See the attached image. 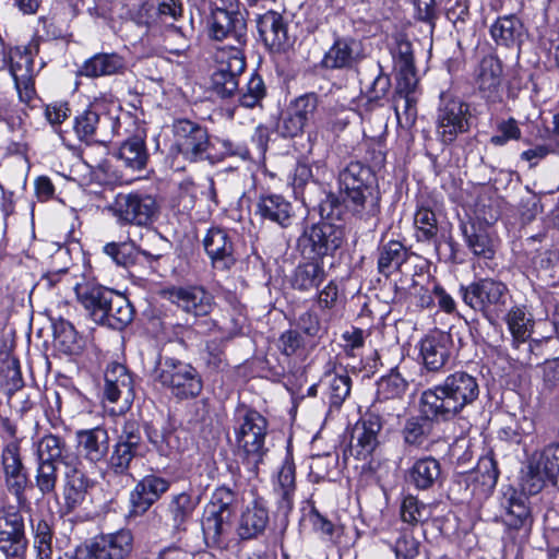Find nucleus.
<instances>
[{"label":"nucleus","instance_id":"obj_28","mask_svg":"<svg viewBox=\"0 0 559 559\" xmlns=\"http://www.w3.org/2000/svg\"><path fill=\"white\" fill-rule=\"evenodd\" d=\"M75 441L79 453L90 463L103 462L109 453V435L104 427L80 429L75 432Z\"/></svg>","mask_w":559,"mask_h":559},{"label":"nucleus","instance_id":"obj_42","mask_svg":"<svg viewBox=\"0 0 559 559\" xmlns=\"http://www.w3.org/2000/svg\"><path fill=\"white\" fill-rule=\"evenodd\" d=\"M117 156L128 168L133 170H141L145 168L148 159V153L144 136L135 134L127 139L120 145Z\"/></svg>","mask_w":559,"mask_h":559},{"label":"nucleus","instance_id":"obj_22","mask_svg":"<svg viewBox=\"0 0 559 559\" xmlns=\"http://www.w3.org/2000/svg\"><path fill=\"white\" fill-rule=\"evenodd\" d=\"M167 294L170 302L194 317L207 316L214 306V297L202 286L174 287Z\"/></svg>","mask_w":559,"mask_h":559},{"label":"nucleus","instance_id":"obj_38","mask_svg":"<svg viewBox=\"0 0 559 559\" xmlns=\"http://www.w3.org/2000/svg\"><path fill=\"white\" fill-rule=\"evenodd\" d=\"M275 491L280 496V510L285 514L288 513L293 509L296 491V467L289 455H286L277 473Z\"/></svg>","mask_w":559,"mask_h":559},{"label":"nucleus","instance_id":"obj_47","mask_svg":"<svg viewBox=\"0 0 559 559\" xmlns=\"http://www.w3.org/2000/svg\"><path fill=\"white\" fill-rule=\"evenodd\" d=\"M407 386V381L399 372L392 371L378 381L377 397L402 402Z\"/></svg>","mask_w":559,"mask_h":559},{"label":"nucleus","instance_id":"obj_50","mask_svg":"<svg viewBox=\"0 0 559 559\" xmlns=\"http://www.w3.org/2000/svg\"><path fill=\"white\" fill-rule=\"evenodd\" d=\"M162 47L169 53L181 56L190 48V39L180 27L171 24L162 33Z\"/></svg>","mask_w":559,"mask_h":559},{"label":"nucleus","instance_id":"obj_61","mask_svg":"<svg viewBox=\"0 0 559 559\" xmlns=\"http://www.w3.org/2000/svg\"><path fill=\"white\" fill-rule=\"evenodd\" d=\"M476 480L479 481L487 489L495 488L498 477L499 471L497 467V462L491 454L483 456L476 466L475 469Z\"/></svg>","mask_w":559,"mask_h":559},{"label":"nucleus","instance_id":"obj_9","mask_svg":"<svg viewBox=\"0 0 559 559\" xmlns=\"http://www.w3.org/2000/svg\"><path fill=\"white\" fill-rule=\"evenodd\" d=\"M156 199L146 193H119L108 211L116 218L118 225H134L147 227L154 223L158 215Z\"/></svg>","mask_w":559,"mask_h":559},{"label":"nucleus","instance_id":"obj_51","mask_svg":"<svg viewBox=\"0 0 559 559\" xmlns=\"http://www.w3.org/2000/svg\"><path fill=\"white\" fill-rule=\"evenodd\" d=\"M148 440L154 449L165 457H171L181 450L179 436L174 431H148Z\"/></svg>","mask_w":559,"mask_h":559},{"label":"nucleus","instance_id":"obj_1","mask_svg":"<svg viewBox=\"0 0 559 559\" xmlns=\"http://www.w3.org/2000/svg\"><path fill=\"white\" fill-rule=\"evenodd\" d=\"M479 392L476 377L463 370L454 371L421 393V413L435 421L451 420L472 405Z\"/></svg>","mask_w":559,"mask_h":559},{"label":"nucleus","instance_id":"obj_29","mask_svg":"<svg viewBox=\"0 0 559 559\" xmlns=\"http://www.w3.org/2000/svg\"><path fill=\"white\" fill-rule=\"evenodd\" d=\"M36 461L57 464L66 467L80 463L79 457L70 452L66 440L57 435L47 433L36 442Z\"/></svg>","mask_w":559,"mask_h":559},{"label":"nucleus","instance_id":"obj_58","mask_svg":"<svg viewBox=\"0 0 559 559\" xmlns=\"http://www.w3.org/2000/svg\"><path fill=\"white\" fill-rule=\"evenodd\" d=\"M428 420L432 419L424 415V417H413L406 421L403 436L407 444L420 445L427 439L430 429Z\"/></svg>","mask_w":559,"mask_h":559},{"label":"nucleus","instance_id":"obj_4","mask_svg":"<svg viewBox=\"0 0 559 559\" xmlns=\"http://www.w3.org/2000/svg\"><path fill=\"white\" fill-rule=\"evenodd\" d=\"M267 420L258 411L239 404L234 414V432L240 455L257 467L267 452L265 438Z\"/></svg>","mask_w":559,"mask_h":559},{"label":"nucleus","instance_id":"obj_7","mask_svg":"<svg viewBox=\"0 0 559 559\" xmlns=\"http://www.w3.org/2000/svg\"><path fill=\"white\" fill-rule=\"evenodd\" d=\"M154 380L179 400L194 399L203 389L201 376L194 367L175 358H160Z\"/></svg>","mask_w":559,"mask_h":559},{"label":"nucleus","instance_id":"obj_52","mask_svg":"<svg viewBox=\"0 0 559 559\" xmlns=\"http://www.w3.org/2000/svg\"><path fill=\"white\" fill-rule=\"evenodd\" d=\"M139 452L140 449L138 448L116 442L108 461L109 471L116 475L126 474L131 461Z\"/></svg>","mask_w":559,"mask_h":559},{"label":"nucleus","instance_id":"obj_62","mask_svg":"<svg viewBox=\"0 0 559 559\" xmlns=\"http://www.w3.org/2000/svg\"><path fill=\"white\" fill-rule=\"evenodd\" d=\"M403 411L402 402L381 400L377 397L367 414H377L380 427L394 417H400Z\"/></svg>","mask_w":559,"mask_h":559},{"label":"nucleus","instance_id":"obj_57","mask_svg":"<svg viewBox=\"0 0 559 559\" xmlns=\"http://www.w3.org/2000/svg\"><path fill=\"white\" fill-rule=\"evenodd\" d=\"M102 123L99 114L93 108H87L74 120V131L80 140L92 139Z\"/></svg>","mask_w":559,"mask_h":559},{"label":"nucleus","instance_id":"obj_54","mask_svg":"<svg viewBox=\"0 0 559 559\" xmlns=\"http://www.w3.org/2000/svg\"><path fill=\"white\" fill-rule=\"evenodd\" d=\"M544 342L540 340L523 341L513 344L516 350L514 359L524 367L539 365L538 359L543 355Z\"/></svg>","mask_w":559,"mask_h":559},{"label":"nucleus","instance_id":"obj_30","mask_svg":"<svg viewBox=\"0 0 559 559\" xmlns=\"http://www.w3.org/2000/svg\"><path fill=\"white\" fill-rule=\"evenodd\" d=\"M501 76L502 64L500 60L491 55L484 57L476 72V83L483 96L490 102L500 98Z\"/></svg>","mask_w":559,"mask_h":559},{"label":"nucleus","instance_id":"obj_6","mask_svg":"<svg viewBox=\"0 0 559 559\" xmlns=\"http://www.w3.org/2000/svg\"><path fill=\"white\" fill-rule=\"evenodd\" d=\"M207 31L211 39L222 44L217 53L243 55L247 45V22L242 13L218 7L211 8Z\"/></svg>","mask_w":559,"mask_h":559},{"label":"nucleus","instance_id":"obj_44","mask_svg":"<svg viewBox=\"0 0 559 559\" xmlns=\"http://www.w3.org/2000/svg\"><path fill=\"white\" fill-rule=\"evenodd\" d=\"M103 252L108 255L117 265L128 266L134 264L138 253L146 258L157 260L160 254H153L135 246L134 242H108L104 246Z\"/></svg>","mask_w":559,"mask_h":559},{"label":"nucleus","instance_id":"obj_18","mask_svg":"<svg viewBox=\"0 0 559 559\" xmlns=\"http://www.w3.org/2000/svg\"><path fill=\"white\" fill-rule=\"evenodd\" d=\"M104 396L110 403H122L120 412L128 409L134 399L133 379L119 362H111L105 371Z\"/></svg>","mask_w":559,"mask_h":559},{"label":"nucleus","instance_id":"obj_59","mask_svg":"<svg viewBox=\"0 0 559 559\" xmlns=\"http://www.w3.org/2000/svg\"><path fill=\"white\" fill-rule=\"evenodd\" d=\"M266 94L265 85L259 74H252L246 90L239 96V104L246 108L258 106Z\"/></svg>","mask_w":559,"mask_h":559},{"label":"nucleus","instance_id":"obj_23","mask_svg":"<svg viewBox=\"0 0 559 559\" xmlns=\"http://www.w3.org/2000/svg\"><path fill=\"white\" fill-rule=\"evenodd\" d=\"M258 33L264 45L272 51H285L292 45L288 25L283 15L276 11H267L257 19Z\"/></svg>","mask_w":559,"mask_h":559},{"label":"nucleus","instance_id":"obj_19","mask_svg":"<svg viewBox=\"0 0 559 559\" xmlns=\"http://www.w3.org/2000/svg\"><path fill=\"white\" fill-rule=\"evenodd\" d=\"M202 243L215 270L227 271L236 263L234 242L226 229L211 227Z\"/></svg>","mask_w":559,"mask_h":559},{"label":"nucleus","instance_id":"obj_40","mask_svg":"<svg viewBox=\"0 0 559 559\" xmlns=\"http://www.w3.org/2000/svg\"><path fill=\"white\" fill-rule=\"evenodd\" d=\"M322 261L310 260L299 264L293 274L292 286L300 292L317 289L325 280Z\"/></svg>","mask_w":559,"mask_h":559},{"label":"nucleus","instance_id":"obj_64","mask_svg":"<svg viewBox=\"0 0 559 559\" xmlns=\"http://www.w3.org/2000/svg\"><path fill=\"white\" fill-rule=\"evenodd\" d=\"M141 440L139 424L134 420L124 421L117 442L141 449Z\"/></svg>","mask_w":559,"mask_h":559},{"label":"nucleus","instance_id":"obj_11","mask_svg":"<svg viewBox=\"0 0 559 559\" xmlns=\"http://www.w3.org/2000/svg\"><path fill=\"white\" fill-rule=\"evenodd\" d=\"M548 483L559 488V443L547 445L531 461L524 489L537 495Z\"/></svg>","mask_w":559,"mask_h":559},{"label":"nucleus","instance_id":"obj_2","mask_svg":"<svg viewBox=\"0 0 559 559\" xmlns=\"http://www.w3.org/2000/svg\"><path fill=\"white\" fill-rule=\"evenodd\" d=\"M340 190L346 209L357 218L369 222L379 216L381 193L374 171L360 162H350L338 174Z\"/></svg>","mask_w":559,"mask_h":559},{"label":"nucleus","instance_id":"obj_27","mask_svg":"<svg viewBox=\"0 0 559 559\" xmlns=\"http://www.w3.org/2000/svg\"><path fill=\"white\" fill-rule=\"evenodd\" d=\"M170 481L167 478L150 474L144 476L130 493V502L135 514L145 513L164 493Z\"/></svg>","mask_w":559,"mask_h":559},{"label":"nucleus","instance_id":"obj_37","mask_svg":"<svg viewBox=\"0 0 559 559\" xmlns=\"http://www.w3.org/2000/svg\"><path fill=\"white\" fill-rule=\"evenodd\" d=\"M105 317L99 324L114 330H122L130 324L134 317V309L129 299L114 290L106 307Z\"/></svg>","mask_w":559,"mask_h":559},{"label":"nucleus","instance_id":"obj_55","mask_svg":"<svg viewBox=\"0 0 559 559\" xmlns=\"http://www.w3.org/2000/svg\"><path fill=\"white\" fill-rule=\"evenodd\" d=\"M37 462L35 484L43 496L55 493L58 480L57 464Z\"/></svg>","mask_w":559,"mask_h":559},{"label":"nucleus","instance_id":"obj_39","mask_svg":"<svg viewBox=\"0 0 559 559\" xmlns=\"http://www.w3.org/2000/svg\"><path fill=\"white\" fill-rule=\"evenodd\" d=\"M460 229L468 249L474 255L492 259L496 252L495 242L488 230L480 225L462 223Z\"/></svg>","mask_w":559,"mask_h":559},{"label":"nucleus","instance_id":"obj_24","mask_svg":"<svg viewBox=\"0 0 559 559\" xmlns=\"http://www.w3.org/2000/svg\"><path fill=\"white\" fill-rule=\"evenodd\" d=\"M361 59L360 44L349 36H336L325 51L321 66L328 70H350Z\"/></svg>","mask_w":559,"mask_h":559},{"label":"nucleus","instance_id":"obj_12","mask_svg":"<svg viewBox=\"0 0 559 559\" xmlns=\"http://www.w3.org/2000/svg\"><path fill=\"white\" fill-rule=\"evenodd\" d=\"M176 147L185 159L197 163L209 157L211 146L206 128L201 124L180 119L174 123Z\"/></svg>","mask_w":559,"mask_h":559},{"label":"nucleus","instance_id":"obj_14","mask_svg":"<svg viewBox=\"0 0 559 559\" xmlns=\"http://www.w3.org/2000/svg\"><path fill=\"white\" fill-rule=\"evenodd\" d=\"M417 347L423 367L428 372H439L452 358L454 343L450 333L433 331L425 335Z\"/></svg>","mask_w":559,"mask_h":559},{"label":"nucleus","instance_id":"obj_49","mask_svg":"<svg viewBox=\"0 0 559 559\" xmlns=\"http://www.w3.org/2000/svg\"><path fill=\"white\" fill-rule=\"evenodd\" d=\"M416 239L421 242H432L437 238L438 225L436 214L426 207H420L415 213Z\"/></svg>","mask_w":559,"mask_h":559},{"label":"nucleus","instance_id":"obj_43","mask_svg":"<svg viewBox=\"0 0 559 559\" xmlns=\"http://www.w3.org/2000/svg\"><path fill=\"white\" fill-rule=\"evenodd\" d=\"M523 33L522 22L513 14L498 17L490 27L492 39L502 46L510 47L516 44Z\"/></svg>","mask_w":559,"mask_h":559},{"label":"nucleus","instance_id":"obj_26","mask_svg":"<svg viewBox=\"0 0 559 559\" xmlns=\"http://www.w3.org/2000/svg\"><path fill=\"white\" fill-rule=\"evenodd\" d=\"M74 292L79 302L87 311L90 318L99 324L106 318V307L114 289L84 280L75 284Z\"/></svg>","mask_w":559,"mask_h":559},{"label":"nucleus","instance_id":"obj_13","mask_svg":"<svg viewBox=\"0 0 559 559\" xmlns=\"http://www.w3.org/2000/svg\"><path fill=\"white\" fill-rule=\"evenodd\" d=\"M27 540L24 520L13 506L0 508V551L11 559H24Z\"/></svg>","mask_w":559,"mask_h":559},{"label":"nucleus","instance_id":"obj_48","mask_svg":"<svg viewBox=\"0 0 559 559\" xmlns=\"http://www.w3.org/2000/svg\"><path fill=\"white\" fill-rule=\"evenodd\" d=\"M55 341L62 352L74 354L79 348V335L73 324L62 318L52 321Z\"/></svg>","mask_w":559,"mask_h":559},{"label":"nucleus","instance_id":"obj_25","mask_svg":"<svg viewBox=\"0 0 559 559\" xmlns=\"http://www.w3.org/2000/svg\"><path fill=\"white\" fill-rule=\"evenodd\" d=\"M377 414H366L354 427L348 452L358 460H366L379 444L378 433L382 429Z\"/></svg>","mask_w":559,"mask_h":559},{"label":"nucleus","instance_id":"obj_16","mask_svg":"<svg viewBox=\"0 0 559 559\" xmlns=\"http://www.w3.org/2000/svg\"><path fill=\"white\" fill-rule=\"evenodd\" d=\"M1 463L7 489L15 496L19 504L24 503L26 501L25 488L28 477L20 455L17 440H12L5 444L1 454Z\"/></svg>","mask_w":559,"mask_h":559},{"label":"nucleus","instance_id":"obj_32","mask_svg":"<svg viewBox=\"0 0 559 559\" xmlns=\"http://www.w3.org/2000/svg\"><path fill=\"white\" fill-rule=\"evenodd\" d=\"M126 59L117 52H99L84 61L80 74L86 78H100L123 74Z\"/></svg>","mask_w":559,"mask_h":559},{"label":"nucleus","instance_id":"obj_31","mask_svg":"<svg viewBox=\"0 0 559 559\" xmlns=\"http://www.w3.org/2000/svg\"><path fill=\"white\" fill-rule=\"evenodd\" d=\"M199 498L193 497L187 491L173 495L167 503V516L174 534H180L187 531V525L192 518Z\"/></svg>","mask_w":559,"mask_h":559},{"label":"nucleus","instance_id":"obj_53","mask_svg":"<svg viewBox=\"0 0 559 559\" xmlns=\"http://www.w3.org/2000/svg\"><path fill=\"white\" fill-rule=\"evenodd\" d=\"M325 378L328 379L330 404L338 407L350 393L352 380L346 373H329Z\"/></svg>","mask_w":559,"mask_h":559},{"label":"nucleus","instance_id":"obj_5","mask_svg":"<svg viewBox=\"0 0 559 559\" xmlns=\"http://www.w3.org/2000/svg\"><path fill=\"white\" fill-rule=\"evenodd\" d=\"M464 304L480 312L490 323H495L507 310L510 299L507 285L493 278H480L460 287Z\"/></svg>","mask_w":559,"mask_h":559},{"label":"nucleus","instance_id":"obj_46","mask_svg":"<svg viewBox=\"0 0 559 559\" xmlns=\"http://www.w3.org/2000/svg\"><path fill=\"white\" fill-rule=\"evenodd\" d=\"M509 331L512 335V345L514 343L528 340L531 336L532 320L526 316L523 307H512L506 316Z\"/></svg>","mask_w":559,"mask_h":559},{"label":"nucleus","instance_id":"obj_34","mask_svg":"<svg viewBox=\"0 0 559 559\" xmlns=\"http://www.w3.org/2000/svg\"><path fill=\"white\" fill-rule=\"evenodd\" d=\"M269 524V511L260 502L253 501L241 513L238 523V536L246 539L258 538Z\"/></svg>","mask_w":559,"mask_h":559},{"label":"nucleus","instance_id":"obj_20","mask_svg":"<svg viewBox=\"0 0 559 559\" xmlns=\"http://www.w3.org/2000/svg\"><path fill=\"white\" fill-rule=\"evenodd\" d=\"M132 534L121 530L112 534L102 535L91 545L84 546L88 559H123L131 552Z\"/></svg>","mask_w":559,"mask_h":559},{"label":"nucleus","instance_id":"obj_60","mask_svg":"<svg viewBox=\"0 0 559 559\" xmlns=\"http://www.w3.org/2000/svg\"><path fill=\"white\" fill-rule=\"evenodd\" d=\"M497 132L490 138V143L495 146H503L509 141H519L522 138L519 122L513 117L500 120L497 123Z\"/></svg>","mask_w":559,"mask_h":559},{"label":"nucleus","instance_id":"obj_21","mask_svg":"<svg viewBox=\"0 0 559 559\" xmlns=\"http://www.w3.org/2000/svg\"><path fill=\"white\" fill-rule=\"evenodd\" d=\"M502 522L510 530L527 533L533 525L528 499L523 492L509 488L501 500Z\"/></svg>","mask_w":559,"mask_h":559},{"label":"nucleus","instance_id":"obj_8","mask_svg":"<svg viewBox=\"0 0 559 559\" xmlns=\"http://www.w3.org/2000/svg\"><path fill=\"white\" fill-rule=\"evenodd\" d=\"M345 239V229L342 225L322 221L306 225L297 239V248L309 260L322 261L333 255Z\"/></svg>","mask_w":559,"mask_h":559},{"label":"nucleus","instance_id":"obj_41","mask_svg":"<svg viewBox=\"0 0 559 559\" xmlns=\"http://www.w3.org/2000/svg\"><path fill=\"white\" fill-rule=\"evenodd\" d=\"M408 258L404 245L397 240H391L378 248V271L385 277L400 270Z\"/></svg>","mask_w":559,"mask_h":559},{"label":"nucleus","instance_id":"obj_15","mask_svg":"<svg viewBox=\"0 0 559 559\" xmlns=\"http://www.w3.org/2000/svg\"><path fill=\"white\" fill-rule=\"evenodd\" d=\"M319 105L316 93H306L293 99L278 122V132L286 138L301 134Z\"/></svg>","mask_w":559,"mask_h":559},{"label":"nucleus","instance_id":"obj_10","mask_svg":"<svg viewBox=\"0 0 559 559\" xmlns=\"http://www.w3.org/2000/svg\"><path fill=\"white\" fill-rule=\"evenodd\" d=\"M469 130V106L460 98L441 94L436 117V133L443 144L453 143Z\"/></svg>","mask_w":559,"mask_h":559},{"label":"nucleus","instance_id":"obj_45","mask_svg":"<svg viewBox=\"0 0 559 559\" xmlns=\"http://www.w3.org/2000/svg\"><path fill=\"white\" fill-rule=\"evenodd\" d=\"M432 511L431 504L420 501L413 495H407L401 502L400 516L404 523L416 526L426 523L432 516Z\"/></svg>","mask_w":559,"mask_h":559},{"label":"nucleus","instance_id":"obj_17","mask_svg":"<svg viewBox=\"0 0 559 559\" xmlns=\"http://www.w3.org/2000/svg\"><path fill=\"white\" fill-rule=\"evenodd\" d=\"M217 69L212 74V88L221 97L227 98L238 90V78L246 68L245 55L217 53Z\"/></svg>","mask_w":559,"mask_h":559},{"label":"nucleus","instance_id":"obj_33","mask_svg":"<svg viewBox=\"0 0 559 559\" xmlns=\"http://www.w3.org/2000/svg\"><path fill=\"white\" fill-rule=\"evenodd\" d=\"M255 214L261 219H266L287 227L293 216V205L283 195L265 194L261 195L255 204Z\"/></svg>","mask_w":559,"mask_h":559},{"label":"nucleus","instance_id":"obj_56","mask_svg":"<svg viewBox=\"0 0 559 559\" xmlns=\"http://www.w3.org/2000/svg\"><path fill=\"white\" fill-rule=\"evenodd\" d=\"M34 546L37 559H52V531L45 520H38L34 525Z\"/></svg>","mask_w":559,"mask_h":559},{"label":"nucleus","instance_id":"obj_63","mask_svg":"<svg viewBox=\"0 0 559 559\" xmlns=\"http://www.w3.org/2000/svg\"><path fill=\"white\" fill-rule=\"evenodd\" d=\"M420 543L413 536L412 532H401L394 545V552L397 559H414L419 554Z\"/></svg>","mask_w":559,"mask_h":559},{"label":"nucleus","instance_id":"obj_36","mask_svg":"<svg viewBox=\"0 0 559 559\" xmlns=\"http://www.w3.org/2000/svg\"><path fill=\"white\" fill-rule=\"evenodd\" d=\"M441 465L432 456H425L414 462L407 472V480L418 490H427L440 479Z\"/></svg>","mask_w":559,"mask_h":559},{"label":"nucleus","instance_id":"obj_3","mask_svg":"<svg viewBox=\"0 0 559 559\" xmlns=\"http://www.w3.org/2000/svg\"><path fill=\"white\" fill-rule=\"evenodd\" d=\"M239 507V496L230 487L222 485L211 496L202 522V532L207 547L225 549L231 530V521Z\"/></svg>","mask_w":559,"mask_h":559},{"label":"nucleus","instance_id":"obj_35","mask_svg":"<svg viewBox=\"0 0 559 559\" xmlns=\"http://www.w3.org/2000/svg\"><path fill=\"white\" fill-rule=\"evenodd\" d=\"M79 463L67 466L66 484L63 487L64 506L69 512L79 508L85 500L90 480L85 474L78 468Z\"/></svg>","mask_w":559,"mask_h":559}]
</instances>
